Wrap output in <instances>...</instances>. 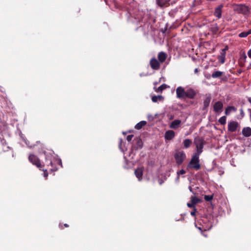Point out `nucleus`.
<instances>
[{
	"label": "nucleus",
	"instance_id": "nucleus-29",
	"mask_svg": "<svg viewBox=\"0 0 251 251\" xmlns=\"http://www.w3.org/2000/svg\"><path fill=\"white\" fill-rule=\"evenodd\" d=\"M219 28L217 25H213V26L211 28V31L214 34H216Z\"/></svg>",
	"mask_w": 251,
	"mask_h": 251
},
{
	"label": "nucleus",
	"instance_id": "nucleus-23",
	"mask_svg": "<svg viewBox=\"0 0 251 251\" xmlns=\"http://www.w3.org/2000/svg\"><path fill=\"white\" fill-rule=\"evenodd\" d=\"M147 124V122L145 121H142L138 123H137L135 126V128L136 129L139 130L141 129L144 126Z\"/></svg>",
	"mask_w": 251,
	"mask_h": 251
},
{
	"label": "nucleus",
	"instance_id": "nucleus-27",
	"mask_svg": "<svg viewBox=\"0 0 251 251\" xmlns=\"http://www.w3.org/2000/svg\"><path fill=\"white\" fill-rule=\"evenodd\" d=\"M167 88V85L165 84H163L161 86H160L159 87H158L156 90L155 91L157 93H161L162 91L164 89H165Z\"/></svg>",
	"mask_w": 251,
	"mask_h": 251
},
{
	"label": "nucleus",
	"instance_id": "nucleus-31",
	"mask_svg": "<svg viewBox=\"0 0 251 251\" xmlns=\"http://www.w3.org/2000/svg\"><path fill=\"white\" fill-rule=\"evenodd\" d=\"M213 198V195H205L204 199L205 201H210Z\"/></svg>",
	"mask_w": 251,
	"mask_h": 251
},
{
	"label": "nucleus",
	"instance_id": "nucleus-17",
	"mask_svg": "<svg viewBox=\"0 0 251 251\" xmlns=\"http://www.w3.org/2000/svg\"><path fill=\"white\" fill-rule=\"evenodd\" d=\"M181 123V121L180 120H175L172 122L170 125V127L171 128L176 129L180 126Z\"/></svg>",
	"mask_w": 251,
	"mask_h": 251
},
{
	"label": "nucleus",
	"instance_id": "nucleus-40",
	"mask_svg": "<svg viewBox=\"0 0 251 251\" xmlns=\"http://www.w3.org/2000/svg\"><path fill=\"white\" fill-rule=\"evenodd\" d=\"M240 114L241 115H242V117H243L244 116V111H243V109H241L240 110Z\"/></svg>",
	"mask_w": 251,
	"mask_h": 251
},
{
	"label": "nucleus",
	"instance_id": "nucleus-13",
	"mask_svg": "<svg viewBox=\"0 0 251 251\" xmlns=\"http://www.w3.org/2000/svg\"><path fill=\"white\" fill-rule=\"evenodd\" d=\"M134 141L135 142V143L133 146V149L137 150L139 149L142 148L143 143L140 138L136 137L134 139Z\"/></svg>",
	"mask_w": 251,
	"mask_h": 251
},
{
	"label": "nucleus",
	"instance_id": "nucleus-36",
	"mask_svg": "<svg viewBox=\"0 0 251 251\" xmlns=\"http://www.w3.org/2000/svg\"><path fill=\"white\" fill-rule=\"evenodd\" d=\"M133 137V135L132 134H131V135H128V136H127L126 137V140L128 141V142H130L131 141L132 138Z\"/></svg>",
	"mask_w": 251,
	"mask_h": 251
},
{
	"label": "nucleus",
	"instance_id": "nucleus-45",
	"mask_svg": "<svg viewBox=\"0 0 251 251\" xmlns=\"http://www.w3.org/2000/svg\"><path fill=\"white\" fill-rule=\"evenodd\" d=\"M205 232H203L202 233H201L205 237H207V235L205 234V233H204Z\"/></svg>",
	"mask_w": 251,
	"mask_h": 251
},
{
	"label": "nucleus",
	"instance_id": "nucleus-24",
	"mask_svg": "<svg viewBox=\"0 0 251 251\" xmlns=\"http://www.w3.org/2000/svg\"><path fill=\"white\" fill-rule=\"evenodd\" d=\"M251 34V29L249 30L248 31H244L240 33L239 34V37L241 38H245L248 36L249 35Z\"/></svg>",
	"mask_w": 251,
	"mask_h": 251
},
{
	"label": "nucleus",
	"instance_id": "nucleus-30",
	"mask_svg": "<svg viewBox=\"0 0 251 251\" xmlns=\"http://www.w3.org/2000/svg\"><path fill=\"white\" fill-rule=\"evenodd\" d=\"M218 122L223 125H224L226 123V116H222L221 117L219 120Z\"/></svg>",
	"mask_w": 251,
	"mask_h": 251
},
{
	"label": "nucleus",
	"instance_id": "nucleus-48",
	"mask_svg": "<svg viewBox=\"0 0 251 251\" xmlns=\"http://www.w3.org/2000/svg\"><path fill=\"white\" fill-rule=\"evenodd\" d=\"M244 57H245V58H246L247 57L246 55H245Z\"/></svg>",
	"mask_w": 251,
	"mask_h": 251
},
{
	"label": "nucleus",
	"instance_id": "nucleus-2",
	"mask_svg": "<svg viewBox=\"0 0 251 251\" xmlns=\"http://www.w3.org/2000/svg\"><path fill=\"white\" fill-rule=\"evenodd\" d=\"M200 154L194 153L191 159L189 164L187 166V169H193L196 170H199L201 168L200 163L199 156Z\"/></svg>",
	"mask_w": 251,
	"mask_h": 251
},
{
	"label": "nucleus",
	"instance_id": "nucleus-26",
	"mask_svg": "<svg viewBox=\"0 0 251 251\" xmlns=\"http://www.w3.org/2000/svg\"><path fill=\"white\" fill-rule=\"evenodd\" d=\"M201 201V200L195 197V196H192L191 197V202L193 203V204L194 205H196L197 203L200 202Z\"/></svg>",
	"mask_w": 251,
	"mask_h": 251
},
{
	"label": "nucleus",
	"instance_id": "nucleus-20",
	"mask_svg": "<svg viewBox=\"0 0 251 251\" xmlns=\"http://www.w3.org/2000/svg\"><path fill=\"white\" fill-rule=\"evenodd\" d=\"M242 134L245 137L251 136V128L249 127H244L242 131Z\"/></svg>",
	"mask_w": 251,
	"mask_h": 251
},
{
	"label": "nucleus",
	"instance_id": "nucleus-39",
	"mask_svg": "<svg viewBox=\"0 0 251 251\" xmlns=\"http://www.w3.org/2000/svg\"><path fill=\"white\" fill-rule=\"evenodd\" d=\"M248 55L250 58H251V49L248 51Z\"/></svg>",
	"mask_w": 251,
	"mask_h": 251
},
{
	"label": "nucleus",
	"instance_id": "nucleus-7",
	"mask_svg": "<svg viewBox=\"0 0 251 251\" xmlns=\"http://www.w3.org/2000/svg\"><path fill=\"white\" fill-rule=\"evenodd\" d=\"M161 63L155 57L151 58L150 61L151 68L153 70H158L160 68Z\"/></svg>",
	"mask_w": 251,
	"mask_h": 251
},
{
	"label": "nucleus",
	"instance_id": "nucleus-12",
	"mask_svg": "<svg viewBox=\"0 0 251 251\" xmlns=\"http://www.w3.org/2000/svg\"><path fill=\"white\" fill-rule=\"evenodd\" d=\"M238 126V123L237 122H230L228 124V130L230 132H234L236 130Z\"/></svg>",
	"mask_w": 251,
	"mask_h": 251
},
{
	"label": "nucleus",
	"instance_id": "nucleus-14",
	"mask_svg": "<svg viewBox=\"0 0 251 251\" xmlns=\"http://www.w3.org/2000/svg\"><path fill=\"white\" fill-rule=\"evenodd\" d=\"M223 7V4H220L215 9L214 15L218 19H220L222 17V9Z\"/></svg>",
	"mask_w": 251,
	"mask_h": 251
},
{
	"label": "nucleus",
	"instance_id": "nucleus-35",
	"mask_svg": "<svg viewBox=\"0 0 251 251\" xmlns=\"http://www.w3.org/2000/svg\"><path fill=\"white\" fill-rule=\"evenodd\" d=\"M196 226L201 232V233L205 232L206 231L205 229H203V227L197 226V225H196Z\"/></svg>",
	"mask_w": 251,
	"mask_h": 251
},
{
	"label": "nucleus",
	"instance_id": "nucleus-19",
	"mask_svg": "<svg viewBox=\"0 0 251 251\" xmlns=\"http://www.w3.org/2000/svg\"><path fill=\"white\" fill-rule=\"evenodd\" d=\"M170 0H156V4L161 8H163L169 3Z\"/></svg>",
	"mask_w": 251,
	"mask_h": 251
},
{
	"label": "nucleus",
	"instance_id": "nucleus-4",
	"mask_svg": "<svg viewBox=\"0 0 251 251\" xmlns=\"http://www.w3.org/2000/svg\"><path fill=\"white\" fill-rule=\"evenodd\" d=\"M194 143L197 148V152L195 153L201 154L203 151V146L205 144L204 139L202 137L197 136L195 138Z\"/></svg>",
	"mask_w": 251,
	"mask_h": 251
},
{
	"label": "nucleus",
	"instance_id": "nucleus-28",
	"mask_svg": "<svg viewBox=\"0 0 251 251\" xmlns=\"http://www.w3.org/2000/svg\"><path fill=\"white\" fill-rule=\"evenodd\" d=\"M192 144V141L190 139H186L183 141V145L185 148H188Z\"/></svg>",
	"mask_w": 251,
	"mask_h": 251
},
{
	"label": "nucleus",
	"instance_id": "nucleus-46",
	"mask_svg": "<svg viewBox=\"0 0 251 251\" xmlns=\"http://www.w3.org/2000/svg\"><path fill=\"white\" fill-rule=\"evenodd\" d=\"M211 75H209V76H207L206 77H207V78H208V79L210 78V76H211Z\"/></svg>",
	"mask_w": 251,
	"mask_h": 251
},
{
	"label": "nucleus",
	"instance_id": "nucleus-21",
	"mask_svg": "<svg viewBox=\"0 0 251 251\" xmlns=\"http://www.w3.org/2000/svg\"><path fill=\"white\" fill-rule=\"evenodd\" d=\"M237 109L233 106H227L225 110V114L226 115H228L230 114V113L232 111L236 112Z\"/></svg>",
	"mask_w": 251,
	"mask_h": 251
},
{
	"label": "nucleus",
	"instance_id": "nucleus-47",
	"mask_svg": "<svg viewBox=\"0 0 251 251\" xmlns=\"http://www.w3.org/2000/svg\"><path fill=\"white\" fill-rule=\"evenodd\" d=\"M190 191L193 192L192 189V188L191 187H190Z\"/></svg>",
	"mask_w": 251,
	"mask_h": 251
},
{
	"label": "nucleus",
	"instance_id": "nucleus-22",
	"mask_svg": "<svg viewBox=\"0 0 251 251\" xmlns=\"http://www.w3.org/2000/svg\"><path fill=\"white\" fill-rule=\"evenodd\" d=\"M224 74V72L220 71H217L212 73L211 75V77L214 78H219L221 76H222Z\"/></svg>",
	"mask_w": 251,
	"mask_h": 251
},
{
	"label": "nucleus",
	"instance_id": "nucleus-44",
	"mask_svg": "<svg viewBox=\"0 0 251 251\" xmlns=\"http://www.w3.org/2000/svg\"><path fill=\"white\" fill-rule=\"evenodd\" d=\"M174 116L173 115H171L170 119L172 120L174 119Z\"/></svg>",
	"mask_w": 251,
	"mask_h": 251
},
{
	"label": "nucleus",
	"instance_id": "nucleus-16",
	"mask_svg": "<svg viewBox=\"0 0 251 251\" xmlns=\"http://www.w3.org/2000/svg\"><path fill=\"white\" fill-rule=\"evenodd\" d=\"M175 136V133L174 131L169 130L167 131L165 134V139L167 140H172Z\"/></svg>",
	"mask_w": 251,
	"mask_h": 251
},
{
	"label": "nucleus",
	"instance_id": "nucleus-5",
	"mask_svg": "<svg viewBox=\"0 0 251 251\" xmlns=\"http://www.w3.org/2000/svg\"><path fill=\"white\" fill-rule=\"evenodd\" d=\"M28 160L32 164L35 165L39 169H41L44 166L41 164L38 157L34 154H30L28 156Z\"/></svg>",
	"mask_w": 251,
	"mask_h": 251
},
{
	"label": "nucleus",
	"instance_id": "nucleus-41",
	"mask_svg": "<svg viewBox=\"0 0 251 251\" xmlns=\"http://www.w3.org/2000/svg\"><path fill=\"white\" fill-rule=\"evenodd\" d=\"M163 180L162 179L159 180V184L161 185L163 183Z\"/></svg>",
	"mask_w": 251,
	"mask_h": 251
},
{
	"label": "nucleus",
	"instance_id": "nucleus-6",
	"mask_svg": "<svg viewBox=\"0 0 251 251\" xmlns=\"http://www.w3.org/2000/svg\"><path fill=\"white\" fill-rule=\"evenodd\" d=\"M176 163L178 165H181L186 158V155L183 151H178L174 155Z\"/></svg>",
	"mask_w": 251,
	"mask_h": 251
},
{
	"label": "nucleus",
	"instance_id": "nucleus-8",
	"mask_svg": "<svg viewBox=\"0 0 251 251\" xmlns=\"http://www.w3.org/2000/svg\"><path fill=\"white\" fill-rule=\"evenodd\" d=\"M45 165L48 167L50 166V168H49V170L51 172H55L57 170L56 167H53L51 157L49 155H46Z\"/></svg>",
	"mask_w": 251,
	"mask_h": 251
},
{
	"label": "nucleus",
	"instance_id": "nucleus-32",
	"mask_svg": "<svg viewBox=\"0 0 251 251\" xmlns=\"http://www.w3.org/2000/svg\"><path fill=\"white\" fill-rule=\"evenodd\" d=\"M185 173H186V171L183 169H181L179 171H177V179H178L179 178L180 175H183V174H185Z\"/></svg>",
	"mask_w": 251,
	"mask_h": 251
},
{
	"label": "nucleus",
	"instance_id": "nucleus-42",
	"mask_svg": "<svg viewBox=\"0 0 251 251\" xmlns=\"http://www.w3.org/2000/svg\"><path fill=\"white\" fill-rule=\"evenodd\" d=\"M248 100L251 104V97H248Z\"/></svg>",
	"mask_w": 251,
	"mask_h": 251
},
{
	"label": "nucleus",
	"instance_id": "nucleus-15",
	"mask_svg": "<svg viewBox=\"0 0 251 251\" xmlns=\"http://www.w3.org/2000/svg\"><path fill=\"white\" fill-rule=\"evenodd\" d=\"M167 57V54L166 52L160 51L158 53L157 59L161 63L165 61Z\"/></svg>",
	"mask_w": 251,
	"mask_h": 251
},
{
	"label": "nucleus",
	"instance_id": "nucleus-3",
	"mask_svg": "<svg viewBox=\"0 0 251 251\" xmlns=\"http://www.w3.org/2000/svg\"><path fill=\"white\" fill-rule=\"evenodd\" d=\"M233 10L239 14L248 15L250 14V8L244 4H235L233 5Z\"/></svg>",
	"mask_w": 251,
	"mask_h": 251
},
{
	"label": "nucleus",
	"instance_id": "nucleus-34",
	"mask_svg": "<svg viewBox=\"0 0 251 251\" xmlns=\"http://www.w3.org/2000/svg\"><path fill=\"white\" fill-rule=\"evenodd\" d=\"M40 170H42L44 172V176L46 178H47L48 176V173L47 172V169L44 170V169H42V168Z\"/></svg>",
	"mask_w": 251,
	"mask_h": 251
},
{
	"label": "nucleus",
	"instance_id": "nucleus-37",
	"mask_svg": "<svg viewBox=\"0 0 251 251\" xmlns=\"http://www.w3.org/2000/svg\"><path fill=\"white\" fill-rule=\"evenodd\" d=\"M187 205L188 207H189L190 208H195V205L193 204V203L192 202L187 203Z\"/></svg>",
	"mask_w": 251,
	"mask_h": 251
},
{
	"label": "nucleus",
	"instance_id": "nucleus-25",
	"mask_svg": "<svg viewBox=\"0 0 251 251\" xmlns=\"http://www.w3.org/2000/svg\"><path fill=\"white\" fill-rule=\"evenodd\" d=\"M163 100V97L162 96H153L151 98V100L154 102H156L158 100Z\"/></svg>",
	"mask_w": 251,
	"mask_h": 251
},
{
	"label": "nucleus",
	"instance_id": "nucleus-11",
	"mask_svg": "<svg viewBox=\"0 0 251 251\" xmlns=\"http://www.w3.org/2000/svg\"><path fill=\"white\" fill-rule=\"evenodd\" d=\"M211 100V96L210 94H206L203 100V110H205L209 105Z\"/></svg>",
	"mask_w": 251,
	"mask_h": 251
},
{
	"label": "nucleus",
	"instance_id": "nucleus-38",
	"mask_svg": "<svg viewBox=\"0 0 251 251\" xmlns=\"http://www.w3.org/2000/svg\"><path fill=\"white\" fill-rule=\"evenodd\" d=\"M196 211H197L196 208H194L193 211L191 212V215L193 216H195L196 215Z\"/></svg>",
	"mask_w": 251,
	"mask_h": 251
},
{
	"label": "nucleus",
	"instance_id": "nucleus-33",
	"mask_svg": "<svg viewBox=\"0 0 251 251\" xmlns=\"http://www.w3.org/2000/svg\"><path fill=\"white\" fill-rule=\"evenodd\" d=\"M59 227L60 229H63L64 228V227H69V225L67 224H65L64 225H62L61 224H60L59 225Z\"/></svg>",
	"mask_w": 251,
	"mask_h": 251
},
{
	"label": "nucleus",
	"instance_id": "nucleus-43",
	"mask_svg": "<svg viewBox=\"0 0 251 251\" xmlns=\"http://www.w3.org/2000/svg\"><path fill=\"white\" fill-rule=\"evenodd\" d=\"M194 72H195V73H197L198 72V69L196 68L194 70Z\"/></svg>",
	"mask_w": 251,
	"mask_h": 251
},
{
	"label": "nucleus",
	"instance_id": "nucleus-9",
	"mask_svg": "<svg viewBox=\"0 0 251 251\" xmlns=\"http://www.w3.org/2000/svg\"><path fill=\"white\" fill-rule=\"evenodd\" d=\"M228 49V46H226L224 49L221 50V51H220V54L218 57L219 61L222 64L224 63L225 62L226 51Z\"/></svg>",
	"mask_w": 251,
	"mask_h": 251
},
{
	"label": "nucleus",
	"instance_id": "nucleus-10",
	"mask_svg": "<svg viewBox=\"0 0 251 251\" xmlns=\"http://www.w3.org/2000/svg\"><path fill=\"white\" fill-rule=\"evenodd\" d=\"M223 108V103L221 101L216 102L213 105V110L216 113L221 112Z\"/></svg>",
	"mask_w": 251,
	"mask_h": 251
},
{
	"label": "nucleus",
	"instance_id": "nucleus-1",
	"mask_svg": "<svg viewBox=\"0 0 251 251\" xmlns=\"http://www.w3.org/2000/svg\"><path fill=\"white\" fill-rule=\"evenodd\" d=\"M198 93L197 90L192 88H184L179 86L176 89V97L178 99H194Z\"/></svg>",
	"mask_w": 251,
	"mask_h": 251
},
{
	"label": "nucleus",
	"instance_id": "nucleus-18",
	"mask_svg": "<svg viewBox=\"0 0 251 251\" xmlns=\"http://www.w3.org/2000/svg\"><path fill=\"white\" fill-rule=\"evenodd\" d=\"M143 172V169L141 168L136 169L134 171V174L139 181L142 179Z\"/></svg>",
	"mask_w": 251,
	"mask_h": 251
}]
</instances>
